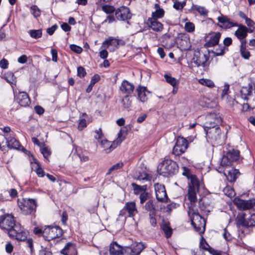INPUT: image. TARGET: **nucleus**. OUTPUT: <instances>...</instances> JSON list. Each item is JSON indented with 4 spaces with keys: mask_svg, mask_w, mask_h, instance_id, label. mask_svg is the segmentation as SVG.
Instances as JSON below:
<instances>
[{
    "mask_svg": "<svg viewBox=\"0 0 255 255\" xmlns=\"http://www.w3.org/2000/svg\"><path fill=\"white\" fill-rule=\"evenodd\" d=\"M144 248L141 243L123 248L117 242H113L110 244L109 252L111 255H139Z\"/></svg>",
    "mask_w": 255,
    "mask_h": 255,
    "instance_id": "nucleus-1",
    "label": "nucleus"
},
{
    "mask_svg": "<svg viewBox=\"0 0 255 255\" xmlns=\"http://www.w3.org/2000/svg\"><path fill=\"white\" fill-rule=\"evenodd\" d=\"M196 202H190L189 207L188 214L190 216L191 224L195 231L200 235L203 234L205 230L206 222L205 219L200 215L195 205Z\"/></svg>",
    "mask_w": 255,
    "mask_h": 255,
    "instance_id": "nucleus-2",
    "label": "nucleus"
},
{
    "mask_svg": "<svg viewBox=\"0 0 255 255\" xmlns=\"http://www.w3.org/2000/svg\"><path fill=\"white\" fill-rule=\"evenodd\" d=\"M182 175L186 176L188 179V198L190 202H197V193L199 191L200 182L196 176L191 173L187 167H183Z\"/></svg>",
    "mask_w": 255,
    "mask_h": 255,
    "instance_id": "nucleus-3",
    "label": "nucleus"
},
{
    "mask_svg": "<svg viewBox=\"0 0 255 255\" xmlns=\"http://www.w3.org/2000/svg\"><path fill=\"white\" fill-rule=\"evenodd\" d=\"M178 166L176 162L166 159L161 163L158 166V172L163 176H171L176 173Z\"/></svg>",
    "mask_w": 255,
    "mask_h": 255,
    "instance_id": "nucleus-4",
    "label": "nucleus"
},
{
    "mask_svg": "<svg viewBox=\"0 0 255 255\" xmlns=\"http://www.w3.org/2000/svg\"><path fill=\"white\" fill-rule=\"evenodd\" d=\"M17 204L21 213L25 215H33L37 206V201L33 199H18Z\"/></svg>",
    "mask_w": 255,
    "mask_h": 255,
    "instance_id": "nucleus-5",
    "label": "nucleus"
},
{
    "mask_svg": "<svg viewBox=\"0 0 255 255\" xmlns=\"http://www.w3.org/2000/svg\"><path fill=\"white\" fill-rule=\"evenodd\" d=\"M62 235V230L58 226H48L45 227L43 230V237L47 241L59 238Z\"/></svg>",
    "mask_w": 255,
    "mask_h": 255,
    "instance_id": "nucleus-6",
    "label": "nucleus"
},
{
    "mask_svg": "<svg viewBox=\"0 0 255 255\" xmlns=\"http://www.w3.org/2000/svg\"><path fill=\"white\" fill-rule=\"evenodd\" d=\"M16 225L17 224H15L14 217L11 214H6L0 217V227L6 230L8 234Z\"/></svg>",
    "mask_w": 255,
    "mask_h": 255,
    "instance_id": "nucleus-7",
    "label": "nucleus"
},
{
    "mask_svg": "<svg viewBox=\"0 0 255 255\" xmlns=\"http://www.w3.org/2000/svg\"><path fill=\"white\" fill-rule=\"evenodd\" d=\"M188 146L187 140L182 137L179 136L177 138L176 143L173 148L172 154L176 156L180 155L186 150Z\"/></svg>",
    "mask_w": 255,
    "mask_h": 255,
    "instance_id": "nucleus-8",
    "label": "nucleus"
},
{
    "mask_svg": "<svg viewBox=\"0 0 255 255\" xmlns=\"http://www.w3.org/2000/svg\"><path fill=\"white\" fill-rule=\"evenodd\" d=\"M234 203L240 210H250L255 207V198H252L249 200H243L236 198L234 200Z\"/></svg>",
    "mask_w": 255,
    "mask_h": 255,
    "instance_id": "nucleus-9",
    "label": "nucleus"
},
{
    "mask_svg": "<svg viewBox=\"0 0 255 255\" xmlns=\"http://www.w3.org/2000/svg\"><path fill=\"white\" fill-rule=\"evenodd\" d=\"M206 121L204 126V130L212 128L218 127V124H220L222 119L220 117L215 114H211L207 115L206 118Z\"/></svg>",
    "mask_w": 255,
    "mask_h": 255,
    "instance_id": "nucleus-10",
    "label": "nucleus"
},
{
    "mask_svg": "<svg viewBox=\"0 0 255 255\" xmlns=\"http://www.w3.org/2000/svg\"><path fill=\"white\" fill-rule=\"evenodd\" d=\"M9 236L15 238L17 240L24 241L26 239L27 233L23 230L20 225L17 224L13 230L10 231Z\"/></svg>",
    "mask_w": 255,
    "mask_h": 255,
    "instance_id": "nucleus-11",
    "label": "nucleus"
},
{
    "mask_svg": "<svg viewBox=\"0 0 255 255\" xmlns=\"http://www.w3.org/2000/svg\"><path fill=\"white\" fill-rule=\"evenodd\" d=\"M115 14L116 19L118 20L124 21L129 19L131 17L129 8L125 6H122L116 9Z\"/></svg>",
    "mask_w": 255,
    "mask_h": 255,
    "instance_id": "nucleus-12",
    "label": "nucleus"
},
{
    "mask_svg": "<svg viewBox=\"0 0 255 255\" xmlns=\"http://www.w3.org/2000/svg\"><path fill=\"white\" fill-rule=\"evenodd\" d=\"M253 90L255 94V82L251 81L247 86H244L241 88L240 93L242 98L248 101L249 100L248 96H251L252 95Z\"/></svg>",
    "mask_w": 255,
    "mask_h": 255,
    "instance_id": "nucleus-13",
    "label": "nucleus"
},
{
    "mask_svg": "<svg viewBox=\"0 0 255 255\" xmlns=\"http://www.w3.org/2000/svg\"><path fill=\"white\" fill-rule=\"evenodd\" d=\"M154 189L157 200L160 202H165L167 199V195L164 186L156 183L154 185Z\"/></svg>",
    "mask_w": 255,
    "mask_h": 255,
    "instance_id": "nucleus-14",
    "label": "nucleus"
},
{
    "mask_svg": "<svg viewBox=\"0 0 255 255\" xmlns=\"http://www.w3.org/2000/svg\"><path fill=\"white\" fill-rule=\"evenodd\" d=\"M101 9L106 13L109 14L107 18L104 20V22H108L109 23L116 21V18L113 13L116 11L115 8L109 4H104L101 5Z\"/></svg>",
    "mask_w": 255,
    "mask_h": 255,
    "instance_id": "nucleus-15",
    "label": "nucleus"
},
{
    "mask_svg": "<svg viewBox=\"0 0 255 255\" xmlns=\"http://www.w3.org/2000/svg\"><path fill=\"white\" fill-rule=\"evenodd\" d=\"M207 137L214 141H218L221 138L222 133L221 130L219 127L213 128L205 130Z\"/></svg>",
    "mask_w": 255,
    "mask_h": 255,
    "instance_id": "nucleus-16",
    "label": "nucleus"
},
{
    "mask_svg": "<svg viewBox=\"0 0 255 255\" xmlns=\"http://www.w3.org/2000/svg\"><path fill=\"white\" fill-rule=\"evenodd\" d=\"M124 210L128 211V216L130 217L134 216L137 213V210L136 207L135 203L133 201L128 202L126 204L124 209L120 211L119 216L124 215Z\"/></svg>",
    "mask_w": 255,
    "mask_h": 255,
    "instance_id": "nucleus-17",
    "label": "nucleus"
},
{
    "mask_svg": "<svg viewBox=\"0 0 255 255\" xmlns=\"http://www.w3.org/2000/svg\"><path fill=\"white\" fill-rule=\"evenodd\" d=\"M218 20L221 24L220 26L225 29L230 28L238 25L237 22L231 21L227 16L224 15L219 16Z\"/></svg>",
    "mask_w": 255,
    "mask_h": 255,
    "instance_id": "nucleus-18",
    "label": "nucleus"
},
{
    "mask_svg": "<svg viewBox=\"0 0 255 255\" xmlns=\"http://www.w3.org/2000/svg\"><path fill=\"white\" fill-rule=\"evenodd\" d=\"M209 58V54H205L200 52H198L195 54V63L198 66H205Z\"/></svg>",
    "mask_w": 255,
    "mask_h": 255,
    "instance_id": "nucleus-19",
    "label": "nucleus"
},
{
    "mask_svg": "<svg viewBox=\"0 0 255 255\" xmlns=\"http://www.w3.org/2000/svg\"><path fill=\"white\" fill-rule=\"evenodd\" d=\"M15 100L22 107L28 106L30 103V99L26 92H19L16 96Z\"/></svg>",
    "mask_w": 255,
    "mask_h": 255,
    "instance_id": "nucleus-20",
    "label": "nucleus"
},
{
    "mask_svg": "<svg viewBox=\"0 0 255 255\" xmlns=\"http://www.w3.org/2000/svg\"><path fill=\"white\" fill-rule=\"evenodd\" d=\"M221 36V34L219 32L211 33L209 40L204 44V47L209 48L217 45L219 42Z\"/></svg>",
    "mask_w": 255,
    "mask_h": 255,
    "instance_id": "nucleus-21",
    "label": "nucleus"
},
{
    "mask_svg": "<svg viewBox=\"0 0 255 255\" xmlns=\"http://www.w3.org/2000/svg\"><path fill=\"white\" fill-rule=\"evenodd\" d=\"M134 89V85L126 80L122 81L120 90L126 95H129L133 92Z\"/></svg>",
    "mask_w": 255,
    "mask_h": 255,
    "instance_id": "nucleus-22",
    "label": "nucleus"
},
{
    "mask_svg": "<svg viewBox=\"0 0 255 255\" xmlns=\"http://www.w3.org/2000/svg\"><path fill=\"white\" fill-rule=\"evenodd\" d=\"M147 24L150 28L156 32H160L163 28V24L154 18H148Z\"/></svg>",
    "mask_w": 255,
    "mask_h": 255,
    "instance_id": "nucleus-23",
    "label": "nucleus"
},
{
    "mask_svg": "<svg viewBox=\"0 0 255 255\" xmlns=\"http://www.w3.org/2000/svg\"><path fill=\"white\" fill-rule=\"evenodd\" d=\"M224 174L229 182H234L240 173L238 169L232 168L229 170L225 169L224 170Z\"/></svg>",
    "mask_w": 255,
    "mask_h": 255,
    "instance_id": "nucleus-24",
    "label": "nucleus"
},
{
    "mask_svg": "<svg viewBox=\"0 0 255 255\" xmlns=\"http://www.w3.org/2000/svg\"><path fill=\"white\" fill-rule=\"evenodd\" d=\"M137 93V99L141 102L144 103L147 101V93H150L145 87L139 86L136 89Z\"/></svg>",
    "mask_w": 255,
    "mask_h": 255,
    "instance_id": "nucleus-25",
    "label": "nucleus"
},
{
    "mask_svg": "<svg viewBox=\"0 0 255 255\" xmlns=\"http://www.w3.org/2000/svg\"><path fill=\"white\" fill-rule=\"evenodd\" d=\"M237 26H238V28L235 31V35L240 40L245 39L247 37L248 32H249L248 28L242 24H238Z\"/></svg>",
    "mask_w": 255,
    "mask_h": 255,
    "instance_id": "nucleus-26",
    "label": "nucleus"
},
{
    "mask_svg": "<svg viewBox=\"0 0 255 255\" xmlns=\"http://www.w3.org/2000/svg\"><path fill=\"white\" fill-rule=\"evenodd\" d=\"M100 144L106 153H110L117 146L114 141L111 142L107 139L102 140Z\"/></svg>",
    "mask_w": 255,
    "mask_h": 255,
    "instance_id": "nucleus-27",
    "label": "nucleus"
},
{
    "mask_svg": "<svg viewBox=\"0 0 255 255\" xmlns=\"http://www.w3.org/2000/svg\"><path fill=\"white\" fill-rule=\"evenodd\" d=\"M245 217L246 214L244 213H240L238 215L236 218V224L238 227H249L248 219H246Z\"/></svg>",
    "mask_w": 255,
    "mask_h": 255,
    "instance_id": "nucleus-28",
    "label": "nucleus"
},
{
    "mask_svg": "<svg viewBox=\"0 0 255 255\" xmlns=\"http://www.w3.org/2000/svg\"><path fill=\"white\" fill-rule=\"evenodd\" d=\"M75 251V246L74 244L69 242L61 251L63 255H73Z\"/></svg>",
    "mask_w": 255,
    "mask_h": 255,
    "instance_id": "nucleus-29",
    "label": "nucleus"
},
{
    "mask_svg": "<svg viewBox=\"0 0 255 255\" xmlns=\"http://www.w3.org/2000/svg\"><path fill=\"white\" fill-rule=\"evenodd\" d=\"M134 177L139 180H150L151 178V176L145 172L138 169L135 171Z\"/></svg>",
    "mask_w": 255,
    "mask_h": 255,
    "instance_id": "nucleus-30",
    "label": "nucleus"
},
{
    "mask_svg": "<svg viewBox=\"0 0 255 255\" xmlns=\"http://www.w3.org/2000/svg\"><path fill=\"white\" fill-rule=\"evenodd\" d=\"M7 146L10 148L17 149L19 146V143L14 137L9 136L5 137Z\"/></svg>",
    "mask_w": 255,
    "mask_h": 255,
    "instance_id": "nucleus-31",
    "label": "nucleus"
},
{
    "mask_svg": "<svg viewBox=\"0 0 255 255\" xmlns=\"http://www.w3.org/2000/svg\"><path fill=\"white\" fill-rule=\"evenodd\" d=\"M155 11L152 12L151 17L157 19L158 18H162L164 16V11L162 8L160 7L158 4L156 3L154 5Z\"/></svg>",
    "mask_w": 255,
    "mask_h": 255,
    "instance_id": "nucleus-32",
    "label": "nucleus"
},
{
    "mask_svg": "<svg viewBox=\"0 0 255 255\" xmlns=\"http://www.w3.org/2000/svg\"><path fill=\"white\" fill-rule=\"evenodd\" d=\"M191 10L197 11L201 15L207 16L208 10L204 6L197 4H193L191 8Z\"/></svg>",
    "mask_w": 255,
    "mask_h": 255,
    "instance_id": "nucleus-33",
    "label": "nucleus"
},
{
    "mask_svg": "<svg viewBox=\"0 0 255 255\" xmlns=\"http://www.w3.org/2000/svg\"><path fill=\"white\" fill-rule=\"evenodd\" d=\"M145 210L149 212V214L156 213V206L154 204L153 201L150 200L146 202L144 205Z\"/></svg>",
    "mask_w": 255,
    "mask_h": 255,
    "instance_id": "nucleus-34",
    "label": "nucleus"
},
{
    "mask_svg": "<svg viewBox=\"0 0 255 255\" xmlns=\"http://www.w3.org/2000/svg\"><path fill=\"white\" fill-rule=\"evenodd\" d=\"M227 155L229 159L233 162L239 159L240 152L239 150L233 149L232 151H228L227 153Z\"/></svg>",
    "mask_w": 255,
    "mask_h": 255,
    "instance_id": "nucleus-35",
    "label": "nucleus"
},
{
    "mask_svg": "<svg viewBox=\"0 0 255 255\" xmlns=\"http://www.w3.org/2000/svg\"><path fill=\"white\" fill-rule=\"evenodd\" d=\"M131 186L133 188L134 193L136 195L141 193L143 192H145L146 190V186L145 185L140 186L136 183H132L131 184Z\"/></svg>",
    "mask_w": 255,
    "mask_h": 255,
    "instance_id": "nucleus-36",
    "label": "nucleus"
},
{
    "mask_svg": "<svg viewBox=\"0 0 255 255\" xmlns=\"http://www.w3.org/2000/svg\"><path fill=\"white\" fill-rule=\"evenodd\" d=\"M100 79V77L99 75L98 74H95L91 79L90 84L87 87L86 89V92L87 93H90L93 88V87L94 86V84L98 82Z\"/></svg>",
    "mask_w": 255,
    "mask_h": 255,
    "instance_id": "nucleus-37",
    "label": "nucleus"
},
{
    "mask_svg": "<svg viewBox=\"0 0 255 255\" xmlns=\"http://www.w3.org/2000/svg\"><path fill=\"white\" fill-rule=\"evenodd\" d=\"M164 77L166 81L172 85L173 88L178 87L179 85L178 80H177L175 78L172 77L168 75H164Z\"/></svg>",
    "mask_w": 255,
    "mask_h": 255,
    "instance_id": "nucleus-38",
    "label": "nucleus"
},
{
    "mask_svg": "<svg viewBox=\"0 0 255 255\" xmlns=\"http://www.w3.org/2000/svg\"><path fill=\"white\" fill-rule=\"evenodd\" d=\"M34 162L36 165L35 170L36 174L40 177H43L44 176V171L41 168L40 163L36 159H34Z\"/></svg>",
    "mask_w": 255,
    "mask_h": 255,
    "instance_id": "nucleus-39",
    "label": "nucleus"
},
{
    "mask_svg": "<svg viewBox=\"0 0 255 255\" xmlns=\"http://www.w3.org/2000/svg\"><path fill=\"white\" fill-rule=\"evenodd\" d=\"M232 165V162L229 159L227 155L223 156L221 160V166L222 167H225L227 169L228 167H229Z\"/></svg>",
    "mask_w": 255,
    "mask_h": 255,
    "instance_id": "nucleus-40",
    "label": "nucleus"
},
{
    "mask_svg": "<svg viewBox=\"0 0 255 255\" xmlns=\"http://www.w3.org/2000/svg\"><path fill=\"white\" fill-rule=\"evenodd\" d=\"M199 83L204 86H206L209 88H213L215 87L214 83L210 79H200L199 80Z\"/></svg>",
    "mask_w": 255,
    "mask_h": 255,
    "instance_id": "nucleus-41",
    "label": "nucleus"
},
{
    "mask_svg": "<svg viewBox=\"0 0 255 255\" xmlns=\"http://www.w3.org/2000/svg\"><path fill=\"white\" fill-rule=\"evenodd\" d=\"M224 194L230 198H232L235 196L236 193L233 188L231 187L227 186L223 189Z\"/></svg>",
    "mask_w": 255,
    "mask_h": 255,
    "instance_id": "nucleus-42",
    "label": "nucleus"
},
{
    "mask_svg": "<svg viewBox=\"0 0 255 255\" xmlns=\"http://www.w3.org/2000/svg\"><path fill=\"white\" fill-rule=\"evenodd\" d=\"M161 228L163 232H164L166 238H169L172 234V229H171L170 226H169V225L167 224L164 223L162 225Z\"/></svg>",
    "mask_w": 255,
    "mask_h": 255,
    "instance_id": "nucleus-43",
    "label": "nucleus"
},
{
    "mask_svg": "<svg viewBox=\"0 0 255 255\" xmlns=\"http://www.w3.org/2000/svg\"><path fill=\"white\" fill-rule=\"evenodd\" d=\"M28 33L31 37L36 39L42 36V30L40 29L37 30H30L28 31Z\"/></svg>",
    "mask_w": 255,
    "mask_h": 255,
    "instance_id": "nucleus-44",
    "label": "nucleus"
},
{
    "mask_svg": "<svg viewBox=\"0 0 255 255\" xmlns=\"http://www.w3.org/2000/svg\"><path fill=\"white\" fill-rule=\"evenodd\" d=\"M122 103L124 107L126 109H128L131 106V101L130 100L129 95H126L124 97Z\"/></svg>",
    "mask_w": 255,
    "mask_h": 255,
    "instance_id": "nucleus-45",
    "label": "nucleus"
},
{
    "mask_svg": "<svg viewBox=\"0 0 255 255\" xmlns=\"http://www.w3.org/2000/svg\"><path fill=\"white\" fill-rule=\"evenodd\" d=\"M200 247L203 250L208 251L209 252V249H212L203 237H201L200 239Z\"/></svg>",
    "mask_w": 255,
    "mask_h": 255,
    "instance_id": "nucleus-46",
    "label": "nucleus"
},
{
    "mask_svg": "<svg viewBox=\"0 0 255 255\" xmlns=\"http://www.w3.org/2000/svg\"><path fill=\"white\" fill-rule=\"evenodd\" d=\"M123 162H119V163L115 164V165H113L112 167H111L109 169V170L107 173V175H110L113 171L120 169L121 168H122L123 167Z\"/></svg>",
    "mask_w": 255,
    "mask_h": 255,
    "instance_id": "nucleus-47",
    "label": "nucleus"
},
{
    "mask_svg": "<svg viewBox=\"0 0 255 255\" xmlns=\"http://www.w3.org/2000/svg\"><path fill=\"white\" fill-rule=\"evenodd\" d=\"M185 29L188 32H192L195 30V25L193 23L187 22L185 24Z\"/></svg>",
    "mask_w": 255,
    "mask_h": 255,
    "instance_id": "nucleus-48",
    "label": "nucleus"
},
{
    "mask_svg": "<svg viewBox=\"0 0 255 255\" xmlns=\"http://www.w3.org/2000/svg\"><path fill=\"white\" fill-rule=\"evenodd\" d=\"M31 13L35 17L39 16L40 15V11L36 5H32L30 8Z\"/></svg>",
    "mask_w": 255,
    "mask_h": 255,
    "instance_id": "nucleus-49",
    "label": "nucleus"
},
{
    "mask_svg": "<svg viewBox=\"0 0 255 255\" xmlns=\"http://www.w3.org/2000/svg\"><path fill=\"white\" fill-rule=\"evenodd\" d=\"M114 38L113 37H109L106 39L103 43L102 47L107 49L109 47L110 45L112 44V41L114 40Z\"/></svg>",
    "mask_w": 255,
    "mask_h": 255,
    "instance_id": "nucleus-50",
    "label": "nucleus"
},
{
    "mask_svg": "<svg viewBox=\"0 0 255 255\" xmlns=\"http://www.w3.org/2000/svg\"><path fill=\"white\" fill-rule=\"evenodd\" d=\"M123 130L121 129L118 133V137L114 141L117 145H119L121 144L122 141L125 139V136H123Z\"/></svg>",
    "mask_w": 255,
    "mask_h": 255,
    "instance_id": "nucleus-51",
    "label": "nucleus"
},
{
    "mask_svg": "<svg viewBox=\"0 0 255 255\" xmlns=\"http://www.w3.org/2000/svg\"><path fill=\"white\" fill-rule=\"evenodd\" d=\"M241 55L245 59H249L251 56L250 52L246 48L240 49Z\"/></svg>",
    "mask_w": 255,
    "mask_h": 255,
    "instance_id": "nucleus-52",
    "label": "nucleus"
},
{
    "mask_svg": "<svg viewBox=\"0 0 255 255\" xmlns=\"http://www.w3.org/2000/svg\"><path fill=\"white\" fill-rule=\"evenodd\" d=\"M70 47L72 51L78 54L81 53L83 51V49L81 47L75 44L70 45Z\"/></svg>",
    "mask_w": 255,
    "mask_h": 255,
    "instance_id": "nucleus-53",
    "label": "nucleus"
},
{
    "mask_svg": "<svg viewBox=\"0 0 255 255\" xmlns=\"http://www.w3.org/2000/svg\"><path fill=\"white\" fill-rule=\"evenodd\" d=\"M156 214H149V222L150 225L152 227H155L156 225L157 222H156V219L155 218Z\"/></svg>",
    "mask_w": 255,
    "mask_h": 255,
    "instance_id": "nucleus-54",
    "label": "nucleus"
},
{
    "mask_svg": "<svg viewBox=\"0 0 255 255\" xmlns=\"http://www.w3.org/2000/svg\"><path fill=\"white\" fill-rule=\"evenodd\" d=\"M40 150H41V153L43 155V157L45 158L48 159V158L49 157V156L51 153L50 150L48 149L47 147H44L41 148Z\"/></svg>",
    "mask_w": 255,
    "mask_h": 255,
    "instance_id": "nucleus-55",
    "label": "nucleus"
},
{
    "mask_svg": "<svg viewBox=\"0 0 255 255\" xmlns=\"http://www.w3.org/2000/svg\"><path fill=\"white\" fill-rule=\"evenodd\" d=\"M185 5V2H180L177 1L174 2L173 7L174 8L177 10H182L184 5Z\"/></svg>",
    "mask_w": 255,
    "mask_h": 255,
    "instance_id": "nucleus-56",
    "label": "nucleus"
},
{
    "mask_svg": "<svg viewBox=\"0 0 255 255\" xmlns=\"http://www.w3.org/2000/svg\"><path fill=\"white\" fill-rule=\"evenodd\" d=\"M148 193L145 192H143L140 195V202L141 204H143L148 198Z\"/></svg>",
    "mask_w": 255,
    "mask_h": 255,
    "instance_id": "nucleus-57",
    "label": "nucleus"
},
{
    "mask_svg": "<svg viewBox=\"0 0 255 255\" xmlns=\"http://www.w3.org/2000/svg\"><path fill=\"white\" fill-rule=\"evenodd\" d=\"M249 227L255 226V214L251 215V217L248 219Z\"/></svg>",
    "mask_w": 255,
    "mask_h": 255,
    "instance_id": "nucleus-58",
    "label": "nucleus"
},
{
    "mask_svg": "<svg viewBox=\"0 0 255 255\" xmlns=\"http://www.w3.org/2000/svg\"><path fill=\"white\" fill-rule=\"evenodd\" d=\"M78 75L80 77H83L86 74L85 69L83 67H79L77 68Z\"/></svg>",
    "mask_w": 255,
    "mask_h": 255,
    "instance_id": "nucleus-59",
    "label": "nucleus"
},
{
    "mask_svg": "<svg viewBox=\"0 0 255 255\" xmlns=\"http://www.w3.org/2000/svg\"><path fill=\"white\" fill-rule=\"evenodd\" d=\"M87 126V122L86 120L81 119L79 121V126H78V129L80 130H82L84 128Z\"/></svg>",
    "mask_w": 255,
    "mask_h": 255,
    "instance_id": "nucleus-60",
    "label": "nucleus"
},
{
    "mask_svg": "<svg viewBox=\"0 0 255 255\" xmlns=\"http://www.w3.org/2000/svg\"><path fill=\"white\" fill-rule=\"evenodd\" d=\"M254 109V108H251L248 103H244L242 105V112H246L250 111Z\"/></svg>",
    "mask_w": 255,
    "mask_h": 255,
    "instance_id": "nucleus-61",
    "label": "nucleus"
},
{
    "mask_svg": "<svg viewBox=\"0 0 255 255\" xmlns=\"http://www.w3.org/2000/svg\"><path fill=\"white\" fill-rule=\"evenodd\" d=\"M43 229H41L39 227H35L33 229V233L35 235L39 237H43Z\"/></svg>",
    "mask_w": 255,
    "mask_h": 255,
    "instance_id": "nucleus-62",
    "label": "nucleus"
},
{
    "mask_svg": "<svg viewBox=\"0 0 255 255\" xmlns=\"http://www.w3.org/2000/svg\"><path fill=\"white\" fill-rule=\"evenodd\" d=\"M224 49L225 47L224 46H220L219 48L216 49L214 53L216 56L222 55L224 54Z\"/></svg>",
    "mask_w": 255,
    "mask_h": 255,
    "instance_id": "nucleus-63",
    "label": "nucleus"
},
{
    "mask_svg": "<svg viewBox=\"0 0 255 255\" xmlns=\"http://www.w3.org/2000/svg\"><path fill=\"white\" fill-rule=\"evenodd\" d=\"M8 65V62L7 60L3 58L0 61V67L2 69H6Z\"/></svg>",
    "mask_w": 255,
    "mask_h": 255,
    "instance_id": "nucleus-64",
    "label": "nucleus"
}]
</instances>
